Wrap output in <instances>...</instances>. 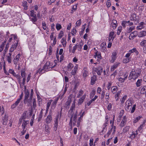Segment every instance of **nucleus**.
<instances>
[{"label":"nucleus","mask_w":146,"mask_h":146,"mask_svg":"<svg viewBox=\"0 0 146 146\" xmlns=\"http://www.w3.org/2000/svg\"><path fill=\"white\" fill-rule=\"evenodd\" d=\"M75 102H73L72 105V106L69 111L68 116V117H70V121L69 122V124L71 128H72V118H73V121H74V123H73L75 124L77 117L78 114L77 111H76L74 112L75 109Z\"/></svg>","instance_id":"f257e3e1"},{"label":"nucleus","mask_w":146,"mask_h":146,"mask_svg":"<svg viewBox=\"0 0 146 146\" xmlns=\"http://www.w3.org/2000/svg\"><path fill=\"white\" fill-rule=\"evenodd\" d=\"M133 103V100L132 98H129L126 101L125 108L126 111L128 112L130 111L131 113H133L134 112L135 110L136 105H133L132 107Z\"/></svg>","instance_id":"f03ea898"},{"label":"nucleus","mask_w":146,"mask_h":146,"mask_svg":"<svg viewBox=\"0 0 146 146\" xmlns=\"http://www.w3.org/2000/svg\"><path fill=\"white\" fill-rule=\"evenodd\" d=\"M141 72V70L139 68H137L136 70H133L130 73L128 79L130 80L131 79L134 80H136L140 76Z\"/></svg>","instance_id":"7ed1b4c3"},{"label":"nucleus","mask_w":146,"mask_h":146,"mask_svg":"<svg viewBox=\"0 0 146 146\" xmlns=\"http://www.w3.org/2000/svg\"><path fill=\"white\" fill-rule=\"evenodd\" d=\"M56 65V63H54L53 65V64L52 62L47 61L45 64L43 68V69L41 70V71L43 70L45 71H46L47 70H50V69H51L54 68Z\"/></svg>","instance_id":"20e7f679"},{"label":"nucleus","mask_w":146,"mask_h":146,"mask_svg":"<svg viewBox=\"0 0 146 146\" xmlns=\"http://www.w3.org/2000/svg\"><path fill=\"white\" fill-rule=\"evenodd\" d=\"M26 117V115L25 114L24 115H23L19 119L18 123L19 125H20L22 122V125L26 126L27 124L29 123V120H27Z\"/></svg>","instance_id":"39448f33"},{"label":"nucleus","mask_w":146,"mask_h":146,"mask_svg":"<svg viewBox=\"0 0 146 146\" xmlns=\"http://www.w3.org/2000/svg\"><path fill=\"white\" fill-rule=\"evenodd\" d=\"M35 44L36 41L35 40H33V41H31L29 44V48L31 53H33L35 51Z\"/></svg>","instance_id":"423d86ee"},{"label":"nucleus","mask_w":146,"mask_h":146,"mask_svg":"<svg viewBox=\"0 0 146 146\" xmlns=\"http://www.w3.org/2000/svg\"><path fill=\"white\" fill-rule=\"evenodd\" d=\"M113 123L111 125L110 129L109 130L107 134L104 135V137H105L106 136L108 137L112 131V134H113L115 133V131L116 127L115 126H113Z\"/></svg>","instance_id":"0eeeda50"},{"label":"nucleus","mask_w":146,"mask_h":146,"mask_svg":"<svg viewBox=\"0 0 146 146\" xmlns=\"http://www.w3.org/2000/svg\"><path fill=\"white\" fill-rule=\"evenodd\" d=\"M25 70L23 69L21 71V76L23 78L22 84L23 85H25L26 81V74L25 72Z\"/></svg>","instance_id":"6e6552de"},{"label":"nucleus","mask_w":146,"mask_h":146,"mask_svg":"<svg viewBox=\"0 0 146 146\" xmlns=\"http://www.w3.org/2000/svg\"><path fill=\"white\" fill-rule=\"evenodd\" d=\"M32 98L31 97H30L29 98L24 99V103L25 104H27L28 106H32Z\"/></svg>","instance_id":"1a4fd4ad"},{"label":"nucleus","mask_w":146,"mask_h":146,"mask_svg":"<svg viewBox=\"0 0 146 146\" xmlns=\"http://www.w3.org/2000/svg\"><path fill=\"white\" fill-rule=\"evenodd\" d=\"M59 115L58 114L56 115L54 121V130L55 131H56L57 129L59 121Z\"/></svg>","instance_id":"9d476101"},{"label":"nucleus","mask_w":146,"mask_h":146,"mask_svg":"<svg viewBox=\"0 0 146 146\" xmlns=\"http://www.w3.org/2000/svg\"><path fill=\"white\" fill-rule=\"evenodd\" d=\"M94 70L98 75H101V73L103 72V68L102 66H100L96 68H94Z\"/></svg>","instance_id":"9b49d317"},{"label":"nucleus","mask_w":146,"mask_h":146,"mask_svg":"<svg viewBox=\"0 0 146 146\" xmlns=\"http://www.w3.org/2000/svg\"><path fill=\"white\" fill-rule=\"evenodd\" d=\"M18 41L17 40L15 43L12 44L9 50L10 52H12L16 49L18 44Z\"/></svg>","instance_id":"f8f14e48"},{"label":"nucleus","mask_w":146,"mask_h":146,"mask_svg":"<svg viewBox=\"0 0 146 146\" xmlns=\"http://www.w3.org/2000/svg\"><path fill=\"white\" fill-rule=\"evenodd\" d=\"M52 120L51 113L50 112L48 115L46 119V123L48 124L50 123Z\"/></svg>","instance_id":"ddd939ff"},{"label":"nucleus","mask_w":146,"mask_h":146,"mask_svg":"<svg viewBox=\"0 0 146 146\" xmlns=\"http://www.w3.org/2000/svg\"><path fill=\"white\" fill-rule=\"evenodd\" d=\"M117 54L115 51H114L112 53L111 56V59L110 61V62L111 63H113L114 62L117 58Z\"/></svg>","instance_id":"4468645a"},{"label":"nucleus","mask_w":146,"mask_h":146,"mask_svg":"<svg viewBox=\"0 0 146 146\" xmlns=\"http://www.w3.org/2000/svg\"><path fill=\"white\" fill-rule=\"evenodd\" d=\"M138 134L137 130H136L135 132L132 131L131 134H130V135L129 138L131 140L134 139L135 137H136Z\"/></svg>","instance_id":"2eb2a0df"},{"label":"nucleus","mask_w":146,"mask_h":146,"mask_svg":"<svg viewBox=\"0 0 146 146\" xmlns=\"http://www.w3.org/2000/svg\"><path fill=\"white\" fill-rule=\"evenodd\" d=\"M83 77L84 79H85L88 75V71L87 70V68L84 67V68L83 70Z\"/></svg>","instance_id":"dca6fc26"},{"label":"nucleus","mask_w":146,"mask_h":146,"mask_svg":"<svg viewBox=\"0 0 146 146\" xmlns=\"http://www.w3.org/2000/svg\"><path fill=\"white\" fill-rule=\"evenodd\" d=\"M97 80L96 76L95 75H93L91 77L90 84L92 85L94 84Z\"/></svg>","instance_id":"f3484780"},{"label":"nucleus","mask_w":146,"mask_h":146,"mask_svg":"<svg viewBox=\"0 0 146 146\" xmlns=\"http://www.w3.org/2000/svg\"><path fill=\"white\" fill-rule=\"evenodd\" d=\"M86 93L82 96L81 97H80V98L78 100V104L79 105L81 104L84 101V100L86 98Z\"/></svg>","instance_id":"a211bd4d"},{"label":"nucleus","mask_w":146,"mask_h":146,"mask_svg":"<svg viewBox=\"0 0 146 146\" xmlns=\"http://www.w3.org/2000/svg\"><path fill=\"white\" fill-rule=\"evenodd\" d=\"M21 56V55L20 54H18L15 58L14 60V63L15 64H16L18 62L19 58Z\"/></svg>","instance_id":"6ab92c4d"},{"label":"nucleus","mask_w":146,"mask_h":146,"mask_svg":"<svg viewBox=\"0 0 146 146\" xmlns=\"http://www.w3.org/2000/svg\"><path fill=\"white\" fill-rule=\"evenodd\" d=\"M108 120H106L105 122L104 123L103 125V129L102 131V132L103 133V132H105L107 130V128L106 127L107 126L108 124Z\"/></svg>","instance_id":"aec40b11"},{"label":"nucleus","mask_w":146,"mask_h":146,"mask_svg":"<svg viewBox=\"0 0 146 146\" xmlns=\"http://www.w3.org/2000/svg\"><path fill=\"white\" fill-rule=\"evenodd\" d=\"M120 64V63L118 62H116L114 63L113 65L112 66L111 68V71H113Z\"/></svg>","instance_id":"412c9836"},{"label":"nucleus","mask_w":146,"mask_h":146,"mask_svg":"<svg viewBox=\"0 0 146 146\" xmlns=\"http://www.w3.org/2000/svg\"><path fill=\"white\" fill-rule=\"evenodd\" d=\"M111 25L113 29H115L117 26V21L115 19L112 20V22L111 23Z\"/></svg>","instance_id":"4be33fe9"},{"label":"nucleus","mask_w":146,"mask_h":146,"mask_svg":"<svg viewBox=\"0 0 146 146\" xmlns=\"http://www.w3.org/2000/svg\"><path fill=\"white\" fill-rule=\"evenodd\" d=\"M61 43L62 44L63 46L64 47H65L66 46V38H63L61 41Z\"/></svg>","instance_id":"5701e85b"},{"label":"nucleus","mask_w":146,"mask_h":146,"mask_svg":"<svg viewBox=\"0 0 146 146\" xmlns=\"http://www.w3.org/2000/svg\"><path fill=\"white\" fill-rule=\"evenodd\" d=\"M29 92L27 90H25V95L24 96V99H26L29 98Z\"/></svg>","instance_id":"b1692460"},{"label":"nucleus","mask_w":146,"mask_h":146,"mask_svg":"<svg viewBox=\"0 0 146 146\" xmlns=\"http://www.w3.org/2000/svg\"><path fill=\"white\" fill-rule=\"evenodd\" d=\"M53 100H49L47 102V107L46 108V111L47 112L49 109L50 106Z\"/></svg>","instance_id":"393cba45"},{"label":"nucleus","mask_w":146,"mask_h":146,"mask_svg":"<svg viewBox=\"0 0 146 146\" xmlns=\"http://www.w3.org/2000/svg\"><path fill=\"white\" fill-rule=\"evenodd\" d=\"M78 66L77 65H76L75 66H74V67L72 70V74L73 75H75L76 73V72L78 70Z\"/></svg>","instance_id":"a878e982"},{"label":"nucleus","mask_w":146,"mask_h":146,"mask_svg":"<svg viewBox=\"0 0 146 146\" xmlns=\"http://www.w3.org/2000/svg\"><path fill=\"white\" fill-rule=\"evenodd\" d=\"M57 100H56L54 101H53L51 104V108L52 109H54L56 106V104L57 103Z\"/></svg>","instance_id":"bb28decb"},{"label":"nucleus","mask_w":146,"mask_h":146,"mask_svg":"<svg viewBox=\"0 0 146 146\" xmlns=\"http://www.w3.org/2000/svg\"><path fill=\"white\" fill-rule=\"evenodd\" d=\"M95 56H97L98 58V60H100L101 59L102 56L100 52L97 51L95 52Z\"/></svg>","instance_id":"cd10ccee"},{"label":"nucleus","mask_w":146,"mask_h":146,"mask_svg":"<svg viewBox=\"0 0 146 146\" xmlns=\"http://www.w3.org/2000/svg\"><path fill=\"white\" fill-rule=\"evenodd\" d=\"M142 81V80L141 79H138L136 82V84L137 87H139L141 85V83Z\"/></svg>","instance_id":"c85d7f7f"},{"label":"nucleus","mask_w":146,"mask_h":146,"mask_svg":"<svg viewBox=\"0 0 146 146\" xmlns=\"http://www.w3.org/2000/svg\"><path fill=\"white\" fill-rule=\"evenodd\" d=\"M7 117L5 114L3 118V125H6L7 122Z\"/></svg>","instance_id":"c756f323"},{"label":"nucleus","mask_w":146,"mask_h":146,"mask_svg":"<svg viewBox=\"0 0 146 146\" xmlns=\"http://www.w3.org/2000/svg\"><path fill=\"white\" fill-rule=\"evenodd\" d=\"M96 94V90L94 89H93L90 93V98H92Z\"/></svg>","instance_id":"7c9ffc66"},{"label":"nucleus","mask_w":146,"mask_h":146,"mask_svg":"<svg viewBox=\"0 0 146 146\" xmlns=\"http://www.w3.org/2000/svg\"><path fill=\"white\" fill-rule=\"evenodd\" d=\"M136 15L135 14H132L130 18V19L131 21H136L137 20L136 18Z\"/></svg>","instance_id":"2f4dec72"},{"label":"nucleus","mask_w":146,"mask_h":146,"mask_svg":"<svg viewBox=\"0 0 146 146\" xmlns=\"http://www.w3.org/2000/svg\"><path fill=\"white\" fill-rule=\"evenodd\" d=\"M129 21H123L122 22V25L124 28H125L126 26L127 25V23H129Z\"/></svg>","instance_id":"473e14b6"},{"label":"nucleus","mask_w":146,"mask_h":146,"mask_svg":"<svg viewBox=\"0 0 146 146\" xmlns=\"http://www.w3.org/2000/svg\"><path fill=\"white\" fill-rule=\"evenodd\" d=\"M74 66L73 64L71 63H69L67 66V69L68 71H70L73 68Z\"/></svg>","instance_id":"72a5a7b5"},{"label":"nucleus","mask_w":146,"mask_h":146,"mask_svg":"<svg viewBox=\"0 0 146 146\" xmlns=\"http://www.w3.org/2000/svg\"><path fill=\"white\" fill-rule=\"evenodd\" d=\"M22 5L24 7V9L25 10H27V3L26 1H23Z\"/></svg>","instance_id":"f704fd0d"},{"label":"nucleus","mask_w":146,"mask_h":146,"mask_svg":"<svg viewBox=\"0 0 146 146\" xmlns=\"http://www.w3.org/2000/svg\"><path fill=\"white\" fill-rule=\"evenodd\" d=\"M131 60V58H124L123 59V63L126 64L129 62Z\"/></svg>","instance_id":"c9c22d12"},{"label":"nucleus","mask_w":146,"mask_h":146,"mask_svg":"<svg viewBox=\"0 0 146 146\" xmlns=\"http://www.w3.org/2000/svg\"><path fill=\"white\" fill-rule=\"evenodd\" d=\"M83 45V43L82 42H80L79 44L78 45V50H81Z\"/></svg>","instance_id":"e433bc0d"},{"label":"nucleus","mask_w":146,"mask_h":146,"mask_svg":"<svg viewBox=\"0 0 146 146\" xmlns=\"http://www.w3.org/2000/svg\"><path fill=\"white\" fill-rule=\"evenodd\" d=\"M18 80V81L19 82V83L20 84L21 83V76H20V75L19 74H16L14 76Z\"/></svg>","instance_id":"4c0bfd02"},{"label":"nucleus","mask_w":146,"mask_h":146,"mask_svg":"<svg viewBox=\"0 0 146 146\" xmlns=\"http://www.w3.org/2000/svg\"><path fill=\"white\" fill-rule=\"evenodd\" d=\"M111 92L113 94L116 93L117 90V88L116 86H113L111 88Z\"/></svg>","instance_id":"58836bf2"},{"label":"nucleus","mask_w":146,"mask_h":146,"mask_svg":"<svg viewBox=\"0 0 146 146\" xmlns=\"http://www.w3.org/2000/svg\"><path fill=\"white\" fill-rule=\"evenodd\" d=\"M141 93L142 94L146 93V86H144L141 88Z\"/></svg>","instance_id":"ea45409f"},{"label":"nucleus","mask_w":146,"mask_h":146,"mask_svg":"<svg viewBox=\"0 0 146 146\" xmlns=\"http://www.w3.org/2000/svg\"><path fill=\"white\" fill-rule=\"evenodd\" d=\"M145 35H146V31H141L139 36L140 37H141Z\"/></svg>","instance_id":"a19ab883"},{"label":"nucleus","mask_w":146,"mask_h":146,"mask_svg":"<svg viewBox=\"0 0 146 146\" xmlns=\"http://www.w3.org/2000/svg\"><path fill=\"white\" fill-rule=\"evenodd\" d=\"M117 74V73L116 71H115L114 72L111 74V80H113L114 79L115 77Z\"/></svg>","instance_id":"79ce46f5"},{"label":"nucleus","mask_w":146,"mask_h":146,"mask_svg":"<svg viewBox=\"0 0 146 146\" xmlns=\"http://www.w3.org/2000/svg\"><path fill=\"white\" fill-rule=\"evenodd\" d=\"M128 76H126L124 78H122L120 77L118 78V80L121 82H124L125 80L126 79L127 77Z\"/></svg>","instance_id":"37998d69"},{"label":"nucleus","mask_w":146,"mask_h":146,"mask_svg":"<svg viewBox=\"0 0 146 146\" xmlns=\"http://www.w3.org/2000/svg\"><path fill=\"white\" fill-rule=\"evenodd\" d=\"M64 33L62 31H61L58 34V38L59 39H60L64 35Z\"/></svg>","instance_id":"c03bdc74"},{"label":"nucleus","mask_w":146,"mask_h":146,"mask_svg":"<svg viewBox=\"0 0 146 146\" xmlns=\"http://www.w3.org/2000/svg\"><path fill=\"white\" fill-rule=\"evenodd\" d=\"M84 92L82 90H80L78 94L77 98H80L83 94Z\"/></svg>","instance_id":"a18cd8bd"},{"label":"nucleus","mask_w":146,"mask_h":146,"mask_svg":"<svg viewBox=\"0 0 146 146\" xmlns=\"http://www.w3.org/2000/svg\"><path fill=\"white\" fill-rule=\"evenodd\" d=\"M5 65V62H4L3 68V71H4V73L6 75H9V74L8 73V72L6 70Z\"/></svg>","instance_id":"49530a36"},{"label":"nucleus","mask_w":146,"mask_h":146,"mask_svg":"<svg viewBox=\"0 0 146 146\" xmlns=\"http://www.w3.org/2000/svg\"><path fill=\"white\" fill-rule=\"evenodd\" d=\"M134 29L133 27H130L129 29H127L126 30V32L127 33H129L131 32Z\"/></svg>","instance_id":"de8ad7c7"},{"label":"nucleus","mask_w":146,"mask_h":146,"mask_svg":"<svg viewBox=\"0 0 146 146\" xmlns=\"http://www.w3.org/2000/svg\"><path fill=\"white\" fill-rule=\"evenodd\" d=\"M5 45V42H3L0 46V52H1L4 48V46Z\"/></svg>","instance_id":"09e8293b"},{"label":"nucleus","mask_w":146,"mask_h":146,"mask_svg":"<svg viewBox=\"0 0 146 146\" xmlns=\"http://www.w3.org/2000/svg\"><path fill=\"white\" fill-rule=\"evenodd\" d=\"M136 37L135 35H134L133 33H131L129 36V38L130 40H132Z\"/></svg>","instance_id":"8fccbe9b"},{"label":"nucleus","mask_w":146,"mask_h":146,"mask_svg":"<svg viewBox=\"0 0 146 146\" xmlns=\"http://www.w3.org/2000/svg\"><path fill=\"white\" fill-rule=\"evenodd\" d=\"M56 27L57 31H59L62 28L61 25L59 23H57L56 24Z\"/></svg>","instance_id":"3c124183"},{"label":"nucleus","mask_w":146,"mask_h":146,"mask_svg":"<svg viewBox=\"0 0 146 146\" xmlns=\"http://www.w3.org/2000/svg\"><path fill=\"white\" fill-rule=\"evenodd\" d=\"M77 48H78V44H76L73 47V48L71 52L73 53H74Z\"/></svg>","instance_id":"603ef678"},{"label":"nucleus","mask_w":146,"mask_h":146,"mask_svg":"<svg viewBox=\"0 0 146 146\" xmlns=\"http://www.w3.org/2000/svg\"><path fill=\"white\" fill-rule=\"evenodd\" d=\"M82 118L81 117H79L78 119V120L77 122V126L78 127H79L80 124V123L82 121Z\"/></svg>","instance_id":"864d4df0"},{"label":"nucleus","mask_w":146,"mask_h":146,"mask_svg":"<svg viewBox=\"0 0 146 146\" xmlns=\"http://www.w3.org/2000/svg\"><path fill=\"white\" fill-rule=\"evenodd\" d=\"M45 131L48 133H49L50 132V129L49 126L48 125H46L45 126Z\"/></svg>","instance_id":"5fc2aeb1"},{"label":"nucleus","mask_w":146,"mask_h":146,"mask_svg":"<svg viewBox=\"0 0 146 146\" xmlns=\"http://www.w3.org/2000/svg\"><path fill=\"white\" fill-rule=\"evenodd\" d=\"M127 97V96L125 95L120 100L121 103V104H123L124 103L125 100L126 99Z\"/></svg>","instance_id":"6e6d98bb"},{"label":"nucleus","mask_w":146,"mask_h":146,"mask_svg":"<svg viewBox=\"0 0 146 146\" xmlns=\"http://www.w3.org/2000/svg\"><path fill=\"white\" fill-rule=\"evenodd\" d=\"M142 117V116H139L136 118L135 120L133 121L134 123H136L138 122L141 118Z\"/></svg>","instance_id":"4d7b16f0"},{"label":"nucleus","mask_w":146,"mask_h":146,"mask_svg":"<svg viewBox=\"0 0 146 146\" xmlns=\"http://www.w3.org/2000/svg\"><path fill=\"white\" fill-rule=\"evenodd\" d=\"M81 24V19H80L78 20L77 21L76 23V27L80 26Z\"/></svg>","instance_id":"13d9d810"},{"label":"nucleus","mask_w":146,"mask_h":146,"mask_svg":"<svg viewBox=\"0 0 146 146\" xmlns=\"http://www.w3.org/2000/svg\"><path fill=\"white\" fill-rule=\"evenodd\" d=\"M7 60L9 63H10L11 62L12 58L11 56H7Z\"/></svg>","instance_id":"bf43d9fd"},{"label":"nucleus","mask_w":146,"mask_h":146,"mask_svg":"<svg viewBox=\"0 0 146 146\" xmlns=\"http://www.w3.org/2000/svg\"><path fill=\"white\" fill-rule=\"evenodd\" d=\"M33 108L35 109L36 107V99L35 98H33Z\"/></svg>","instance_id":"052dcab7"},{"label":"nucleus","mask_w":146,"mask_h":146,"mask_svg":"<svg viewBox=\"0 0 146 146\" xmlns=\"http://www.w3.org/2000/svg\"><path fill=\"white\" fill-rule=\"evenodd\" d=\"M9 72L10 73L12 74L14 76L16 74L14 70L13 69H10L9 70Z\"/></svg>","instance_id":"680f3d73"},{"label":"nucleus","mask_w":146,"mask_h":146,"mask_svg":"<svg viewBox=\"0 0 146 146\" xmlns=\"http://www.w3.org/2000/svg\"><path fill=\"white\" fill-rule=\"evenodd\" d=\"M30 15L31 17H34V16H35L36 15V12H34V11L33 10H31L30 11Z\"/></svg>","instance_id":"e2e57ef3"},{"label":"nucleus","mask_w":146,"mask_h":146,"mask_svg":"<svg viewBox=\"0 0 146 146\" xmlns=\"http://www.w3.org/2000/svg\"><path fill=\"white\" fill-rule=\"evenodd\" d=\"M42 26L43 29L44 30H46V23H45V22L42 21Z\"/></svg>","instance_id":"0e129e2a"},{"label":"nucleus","mask_w":146,"mask_h":146,"mask_svg":"<svg viewBox=\"0 0 146 146\" xmlns=\"http://www.w3.org/2000/svg\"><path fill=\"white\" fill-rule=\"evenodd\" d=\"M122 27H118L117 32V34L118 35H119L121 31Z\"/></svg>","instance_id":"69168bd1"},{"label":"nucleus","mask_w":146,"mask_h":146,"mask_svg":"<svg viewBox=\"0 0 146 146\" xmlns=\"http://www.w3.org/2000/svg\"><path fill=\"white\" fill-rule=\"evenodd\" d=\"M129 129V126H126L124 128L123 130V132H126L127 131H128Z\"/></svg>","instance_id":"338daca9"},{"label":"nucleus","mask_w":146,"mask_h":146,"mask_svg":"<svg viewBox=\"0 0 146 146\" xmlns=\"http://www.w3.org/2000/svg\"><path fill=\"white\" fill-rule=\"evenodd\" d=\"M42 109L41 111H40V114H39V116L38 119V120L39 121L40 120V119L42 117V115L43 114V112L42 111Z\"/></svg>","instance_id":"774afa93"}]
</instances>
